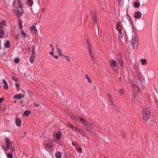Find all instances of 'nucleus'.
<instances>
[{
	"label": "nucleus",
	"mask_w": 158,
	"mask_h": 158,
	"mask_svg": "<svg viewBox=\"0 0 158 158\" xmlns=\"http://www.w3.org/2000/svg\"><path fill=\"white\" fill-rule=\"evenodd\" d=\"M130 43L131 47L134 49H136L138 46L139 42L138 37L135 34L132 35V38L131 41Z\"/></svg>",
	"instance_id": "obj_1"
},
{
	"label": "nucleus",
	"mask_w": 158,
	"mask_h": 158,
	"mask_svg": "<svg viewBox=\"0 0 158 158\" xmlns=\"http://www.w3.org/2000/svg\"><path fill=\"white\" fill-rule=\"evenodd\" d=\"M151 116V113L149 110L146 108L143 109V117L145 121H148Z\"/></svg>",
	"instance_id": "obj_2"
},
{
	"label": "nucleus",
	"mask_w": 158,
	"mask_h": 158,
	"mask_svg": "<svg viewBox=\"0 0 158 158\" xmlns=\"http://www.w3.org/2000/svg\"><path fill=\"white\" fill-rule=\"evenodd\" d=\"M52 142L51 140L47 139L46 140L44 144L45 148L48 152L51 151L52 150V146L51 145Z\"/></svg>",
	"instance_id": "obj_3"
},
{
	"label": "nucleus",
	"mask_w": 158,
	"mask_h": 158,
	"mask_svg": "<svg viewBox=\"0 0 158 158\" xmlns=\"http://www.w3.org/2000/svg\"><path fill=\"white\" fill-rule=\"evenodd\" d=\"M110 66L114 71H116L118 68V65L116 61L111 60L110 61Z\"/></svg>",
	"instance_id": "obj_4"
},
{
	"label": "nucleus",
	"mask_w": 158,
	"mask_h": 158,
	"mask_svg": "<svg viewBox=\"0 0 158 158\" xmlns=\"http://www.w3.org/2000/svg\"><path fill=\"white\" fill-rule=\"evenodd\" d=\"M16 14L18 16H21L23 13L22 6H18L16 9Z\"/></svg>",
	"instance_id": "obj_5"
},
{
	"label": "nucleus",
	"mask_w": 158,
	"mask_h": 158,
	"mask_svg": "<svg viewBox=\"0 0 158 158\" xmlns=\"http://www.w3.org/2000/svg\"><path fill=\"white\" fill-rule=\"evenodd\" d=\"M90 14L95 24L97 22V19L96 17V14L95 11L91 10L90 11Z\"/></svg>",
	"instance_id": "obj_6"
},
{
	"label": "nucleus",
	"mask_w": 158,
	"mask_h": 158,
	"mask_svg": "<svg viewBox=\"0 0 158 158\" xmlns=\"http://www.w3.org/2000/svg\"><path fill=\"white\" fill-rule=\"evenodd\" d=\"M123 21L125 23H131L130 18L127 15H126L123 18Z\"/></svg>",
	"instance_id": "obj_7"
},
{
	"label": "nucleus",
	"mask_w": 158,
	"mask_h": 158,
	"mask_svg": "<svg viewBox=\"0 0 158 158\" xmlns=\"http://www.w3.org/2000/svg\"><path fill=\"white\" fill-rule=\"evenodd\" d=\"M117 60L118 63L122 67L124 63L123 59L122 57L119 56V57L117 58Z\"/></svg>",
	"instance_id": "obj_8"
},
{
	"label": "nucleus",
	"mask_w": 158,
	"mask_h": 158,
	"mask_svg": "<svg viewBox=\"0 0 158 158\" xmlns=\"http://www.w3.org/2000/svg\"><path fill=\"white\" fill-rule=\"evenodd\" d=\"M5 142L6 145L7 147L9 149H10V148L12 146L11 143L10 142L9 139L6 138V139Z\"/></svg>",
	"instance_id": "obj_9"
},
{
	"label": "nucleus",
	"mask_w": 158,
	"mask_h": 158,
	"mask_svg": "<svg viewBox=\"0 0 158 158\" xmlns=\"http://www.w3.org/2000/svg\"><path fill=\"white\" fill-rule=\"evenodd\" d=\"M24 95L22 94H19L15 95L14 96L15 99H21L24 97Z\"/></svg>",
	"instance_id": "obj_10"
},
{
	"label": "nucleus",
	"mask_w": 158,
	"mask_h": 158,
	"mask_svg": "<svg viewBox=\"0 0 158 158\" xmlns=\"http://www.w3.org/2000/svg\"><path fill=\"white\" fill-rule=\"evenodd\" d=\"M141 13L139 11L137 12L135 14L134 17L135 18L139 19L141 16Z\"/></svg>",
	"instance_id": "obj_11"
},
{
	"label": "nucleus",
	"mask_w": 158,
	"mask_h": 158,
	"mask_svg": "<svg viewBox=\"0 0 158 158\" xmlns=\"http://www.w3.org/2000/svg\"><path fill=\"white\" fill-rule=\"evenodd\" d=\"M133 96L135 100L136 101H138L139 100L138 99L137 94L136 92H134L133 93Z\"/></svg>",
	"instance_id": "obj_12"
},
{
	"label": "nucleus",
	"mask_w": 158,
	"mask_h": 158,
	"mask_svg": "<svg viewBox=\"0 0 158 158\" xmlns=\"http://www.w3.org/2000/svg\"><path fill=\"white\" fill-rule=\"evenodd\" d=\"M15 122L16 125L17 126H21V121L20 119L19 118H16L15 119Z\"/></svg>",
	"instance_id": "obj_13"
},
{
	"label": "nucleus",
	"mask_w": 158,
	"mask_h": 158,
	"mask_svg": "<svg viewBox=\"0 0 158 158\" xmlns=\"http://www.w3.org/2000/svg\"><path fill=\"white\" fill-rule=\"evenodd\" d=\"M5 35V33L3 29L0 30V38L2 39Z\"/></svg>",
	"instance_id": "obj_14"
},
{
	"label": "nucleus",
	"mask_w": 158,
	"mask_h": 158,
	"mask_svg": "<svg viewBox=\"0 0 158 158\" xmlns=\"http://www.w3.org/2000/svg\"><path fill=\"white\" fill-rule=\"evenodd\" d=\"M4 84V85L3 86V87L5 89H8V85L7 84L6 81L4 79H3L2 80Z\"/></svg>",
	"instance_id": "obj_15"
},
{
	"label": "nucleus",
	"mask_w": 158,
	"mask_h": 158,
	"mask_svg": "<svg viewBox=\"0 0 158 158\" xmlns=\"http://www.w3.org/2000/svg\"><path fill=\"white\" fill-rule=\"evenodd\" d=\"M31 31L33 33H35L37 32L36 27L34 26H31Z\"/></svg>",
	"instance_id": "obj_16"
},
{
	"label": "nucleus",
	"mask_w": 158,
	"mask_h": 158,
	"mask_svg": "<svg viewBox=\"0 0 158 158\" xmlns=\"http://www.w3.org/2000/svg\"><path fill=\"white\" fill-rule=\"evenodd\" d=\"M10 42L9 40H7L4 46L6 48H8L10 47Z\"/></svg>",
	"instance_id": "obj_17"
},
{
	"label": "nucleus",
	"mask_w": 158,
	"mask_h": 158,
	"mask_svg": "<svg viewBox=\"0 0 158 158\" xmlns=\"http://www.w3.org/2000/svg\"><path fill=\"white\" fill-rule=\"evenodd\" d=\"M61 134L60 132H59L57 133L56 135V139L59 140L60 139L61 137Z\"/></svg>",
	"instance_id": "obj_18"
},
{
	"label": "nucleus",
	"mask_w": 158,
	"mask_h": 158,
	"mask_svg": "<svg viewBox=\"0 0 158 158\" xmlns=\"http://www.w3.org/2000/svg\"><path fill=\"white\" fill-rule=\"evenodd\" d=\"M62 50L58 48H57V52L60 56H62L63 54L62 52Z\"/></svg>",
	"instance_id": "obj_19"
},
{
	"label": "nucleus",
	"mask_w": 158,
	"mask_h": 158,
	"mask_svg": "<svg viewBox=\"0 0 158 158\" xmlns=\"http://www.w3.org/2000/svg\"><path fill=\"white\" fill-rule=\"evenodd\" d=\"M31 111L28 110H25L23 114V115L26 116H28L31 114Z\"/></svg>",
	"instance_id": "obj_20"
},
{
	"label": "nucleus",
	"mask_w": 158,
	"mask_h": 158,
	"mask_svg": "<svg viewBox=\"0 0 158 158\" xmlns=\"http://www.w3.org/2000/svg\"><path fill=\"white\" fill-rule=\"evenodd\" d=\"M111 103V105L112 106L114 107L115 109H117V106H116L115 104V103L113 99L112 100L110 101Z\"/></svg>",
	"instance_id": "obj_21"
},
{
	"label": "nucleus",
	"mask_w": 158,
	"mask_h": 158,
	"mask_svg": "<svg viewBox=\"0 0 158 158\" xmlns=\"http://www.w3.org/2000/svg\"><path fill=\"white\" fill-rule=\"evenodd\" d=\"M85 77L89 83H91L92 82L90 78L88 76V74H86L85 75Z\"/></svg>",
	"instance_id": "obj_22"
},
{
	"label": "nucleus",
	"mask_w": 158,
	"mask_h": 158,
	"mask_svg": "<svg viewBox=\"0 0 158 158\" xmlns=\"http://www.w3.org/2000/svg\"><path fill=\"white\" fill-rule=\"evenodd\" d=\"M56 156L57 158H60L61 157V153L60 152H58L56 153Z\"/></svg>",
	"instance_id": "obj_23"
},
{
	"label": "nucleus",
	"mask_w": 158,
	"mask_h": 158,
	"mask_svg": "<svg viewBox=\"0 0 158 158\" xmlns=\"http://www.w3.org/2000/svg\"><path fill=\"white\" fill-rule=\"evenodd\" d=\"M155 90L156 93L158 94V83L155 84L154 85Z\"/></svg>",
	"instance_id": "obj_24"
},
{
	"label": "nucleus",
	"mask_w": 158,
	"mask_h": 158,
	"mask_svg": "<svg viewBox=\"0 0 158 158\" xmlns=\"http://www.w3.org/2000/svg\"><path fill=\"white\" fill-rule=\"evenodd\" d=\"M85 124L89 127H92V124H91L90 123H89V122H88L87 121L86 122H85Z\"/></svg>",
	"instance_id": "obj_25"
},
{
	"label": "nucleus",
	"mask_w": 158,
	"mask_h": 158,
	"mask_svg": "<svg viewBox=\"0 0 158 158\" xmlns=\"http://www.w3.org/2000/svg\"><path fill=\"white\" fill-rule=\"evenodd\" d=\"M27 3L29 6H31L33 3L32 0H28Z\"/></svg>",
	"instance_id": "obj_26"
},
{
	"label": "nucleus",
	"mask_w": 158,
	"mask_h": 158,
	"mask_svg": "<svg viewBox=\"0 0 158 158\" xmlns=\"http://www.w3.org/2000/svg\"><path fill=\"white\" fill-rule=\"evenodd\" d=\"M134 6L136 8L138 7L140 5L139 3H138L137 2H135L134 3Z\"/></svg>",
	"instance_id": "obj_27"
},
{
	"label": "nucleus",
	"mask_w": 158,
	"mask_h": 158,
	"mask_svg": "<svg viewBox=\"0 0 158 158\" xmlns=\"http://www.w3.org/2000/svg\"><path fill=\"white\" fill-rule=\"evenodd\" d=\"M140 61L141 62V64L142 65H144L145 64H147L146 62V59H141Z\"/></svg>",
	"instance_id": "obj_28"
},
{
	"label": "nucleus",
	"mask_w": 158,
	"mask_h": 158,
	"mask_svg": "<svg viewBox=\"0 0 158 158\" xmlns=\"http://www.w3.org/2000/svg\"><path fill=\"white\" fill-rule=\"evenodd\" d=\"M78 118H79V120L82 123H85V122H86V121L81 117H78Z\"/></svg>",
	"instance_id": "obj_29"
},
{
	"label": "nucleus",
	"mask_w": 158,
	"mask_h": 158,
	"mask_svg": "<svg viewBox=\"0 0 158 158\" xmlns=\"http://www.w3.org/2000/svg\"><path fill=\"white\" fill-rule=\"evenodd\" d=\"M19 28L21 29L23 28L22 23L21 20H20L19 21Z\"/></svg>",
	"instance_id": "obj_30"
},
{
	"label": "nucleus",
	"mask_w": 158,
	"mask_h": 158,
	"mask_svg": "<svg viewBox=\"0 0 158 158\" xmlns=\"http://www.w3.org/2000/svg\"><path fill=\"white\" fill-rule=\"evenodd\" d=\"M107 96L110 101L111 100H112L113 99L112 97L109 92L107 93Z\"/></svg>",
	"instance_id": "obj_31"
},
{
	"label": "nucleus",
	"mask_w": 158,
	"mask_h": 158,
	"mask_svg": "<svg viewBox=\"0 0 158 158\" xmlns=\"http://www.w3.org/2000/svg\"><path fill=\"white\" fill-rule=\"evenodd\" d=\"M7 156L10 158H13V155L12 153H8L7 154Z\"/></svg>",
	"instance_id": "obj_32"
},
{
	"label": "nucleus",
	"mask_w": 158,
	"mask_h": 158,
	"mask_svg": "<svg viewBox=\"0 0 158 158\" xmlns=\"http://www.w3.org/2000/svg\"><path fill=\"white\" fill-rule=\"evenodd\" d=\"M29 59L31 63H33L35 61L34 57H30Z\"/></svg>",
	"instance_id": "obj_33"
},
{
	"label": "nucleus",
	"mask_w": 158,
	"mask_h": 158,
	"mask_svg": "<svg viewBox=\"0 0 158 158\" xmlns=\"http://www.w3.org/2000/svg\"><path fill=\"white\" fill-rule=\"evenodd\" d=\"M19 61H20V59L19 58H15L14 60V62L16 63H18L19 62Z\"/></svg>",
	"instance_id": "obj_34"
},
{
	"label": "nucleus",
	"mask_w": 158,
	"mask_h": 158,
	"mask_svg": "<svg viewBox=\"0 0 158 158\" xmlns=\"http://www.w3.org/2000/svg\"><path fill=\"white\" fill-rule=\"evenodd\" d=\"M87 44L88 50L91 49V46L89 44V42L88 41H87Z\"/></svg>",
	"instance_id": "obj_35"
},
{
	"label": "nucleus",
	"mask_w": 158,
	"mask_h": 158,
	"mask_svg": "<svg viewBox=\"0 0 158 158\" xmlns=\"http://www.w3.org/2000/svg\"><path fill=\"white\" fill-rule=\"evenodd\" d=\"M78 132L81 134L82 135H85V132H84V131L82 130H81L80 129L79 130Z\"/></svg>",
	"instance_id": "obj_36"
},
{
	"label": "nucleus",
	"mask_w": 158,
	"mask_h": 158,
	"mask_svg": "<svg viewBox=\"0 0 158 158\" xmlns=\"http://www.w3.org/2000/svg\"><path fill=\"white\" fill-rule=\"evenodd\" d=\"M21 35H23L24 37H25L27 35V34L24 31H21Z\"/></svg>",
	"instance_id": "obj_37"
},
{
	"label": "nucleus",
	"mask_w": 158,
	"mask_h": 158,
	"mask_svg": "<svg viewBox=\"0 0 158 158\" xmlns=\"http://www.w3.org/2000/svg\"><path fill=\"white\" fill-rule=\"evenodd\" d=\"M17 3L18 6H22V5L21 4L20 0H17Z\"/></svg>",
	"instance_id": "obj_38"
},
{
	"label": "nucleus",
	"mask_w": 158,
	"mask_h": 158,
	"mask_svg": "<svg viewBox=\"0 0 158 158\" xmlns=\"http://www.w3.org/2000/svg\"><path fill=\"white\" fill-rule=\"evenodd\" d=\"M133 87H134V89H137L138 91L139 92V88L137 86H136L135 85H133Z\"/></svg>",
	"instance_id": "obj_39"
},
{
	"label": "nucleus",
	"mask_w": 158,
	"mask_h": 158,
	"mask_svg": "<svg viewBox=\"0 0 158 158\" xmlns=\"http://www.w3.org/2000/svg\"><path fill=\"white\" fill-rule=\"evenodd\" d=\"M122 134H123L122 138L123 139H124L125 138L126 133L125 132H124V131H123L122 132Z\"/></svg>",
	"instance_id": "obj_40"
},
{
	"label": "nucleus",
	"mask_w": 158,
	"mask_h": 158,
	"mask_svg": "<svg viewBox=\"0 0 158 158\" xmlns=\"http://www.w3.org/2000/svg\"><path fill=\"white\" fill-rule=\"evenodd\" d=\"M120 22H118L117 23V25L116 26V28L117 30H118V27L119 26V23Z\"/></svg>",
	"instance_id": "obj_41"
},
{
	"label": "nucleus",
	"mask_w": 158,
	"mask_h": 158,
	"mask_svg": "<svg viewBox=\"0 0 158 158\" xmlns=\"http://www.w3.org/2000/svg\"><path fill=\"white\" fill-rule=\"evenodd\" d=\"M12 80L15 81H17L18 80V79L17 77H13L12 78Z\"/></svg>",
	"instance_id": "obj_42"
},
{
	"label": "nucleus",
	"mask_w": 158,
	"mask_h": 158,
	"mask_svg": "<svg viewBox=\"0 0 158 158\" xmlns=\"http://www.w3.org/2000/svg\"><path fill=\"white\" fill-rule=\"evenodd\" d=\"M124 92L123 90L121 89L119 91V93L121 94H124Z\"/></svg>",
	"instance_id": "obj_43"
},
{
	"label": "nucleus",
	"mask_w": 158,
	"mask_h": 158,
	"mask_svg": "<svg viewBox=\"0 0 158 158\" xmlns=\"http://www.w3.org/2000/svg\"><path fill=\"white\" fill-rule=\"evenodd\" d=\"M69 126L72 129L74 130L75 129V127L74 126H73L71 124H69Z\"/></svg>",
	"instance_id": "obj_44"
},
{
	"label": "nucleus",
	"mask_w": 158,
	"mask_h": 158,
	"mask_svg": "<svg viewBox=\"0 0 158 158\" xmlns=\"http://www.w3.org/2000/svg\"><path fill=\"white\" fill-rule=\"evenodd\" d=\"M64 57H65V58L66 59V60L67 61H69L70 60V59L69 56H64Z\"/></svg>",
	"instance_id": "obj_45"
},
{
	"label": "nucleus",
	"mask_w": 158,
	"mask_h": 158,
	"mask_svg": "<svg viewBox=\"0 0 158 158\" xmlns=\"http://www.w3.org/2000/svg\"><path fill=\"white\" fill-rule=\"evenodd\" d=\"M1 23L2 24V25L3 26V25H5V23H6V21L5 20H3L2 21V22L1 23Z\"/></svg>",
	"instance_id": "obj_46"
},
{
	"label": "nucleus",
	"mask_w": 158,
	"mask_h": 158,
	"mask_svg": "<svg viewBox=\"0 0 158 158\" xmlns=\"http://www.w3.org/2000/svg\"><path fill=\"white\" fill-rule=\"evenodd\" d=\"M34 106H36V107H39L40 106V105H39V104H38V103H35L34 104Z\"/></svg>",
	"instance_id": "obj_47"
},
{
	"label": "nucleus",
	"mask_w": 158,
	"mask_h": 158,
	"mask_svg": "<svg viewBox=\"0 0 158 158\" xmlns=\"http://www.w3.org/2000/svg\"><path fill=\"white\" fill-rule=\"evenodd\" d=\"M119 4H122V2H123V0H117Z\"/></svg>",
	"instance_id": "obj_48"
},
{
	"label": "nucleus",
	"mask_w": 158,
	"mask_h": 158,
	"mask_svg": "<svg viewBox=\"0 0 158 158\" xmlns=\"http://www.w3.org/2000/svg\"><path fill=\"white\" fill-rule=\"evenodd\" d=\"M15 85L17 87V88H18L19 87V86H20V85L19 83H15Z\"/></svg>",
	"instance_id": "obj_49"
},
{
	"label": "nucleus",
	"mask_w": 158,
	"mask_h": 158,
	"mask_svg": "<svg viewBox=\"0 0 158 158\" xmlns=\"http://www.w3.org/2000/svg\"><path fill=\"white\" fill-rule=\"evenodd\" d=\"M89 55L91 56V58L92 60H93V59H94V56L93 55L92 53H89Z\"/></svg>",
	"instance_id": "obj_50"
},
{
	"label": "nucleus",
	"mask_w": 158,
	"mask_h": 158,
	"mask_svg": "<svg viewBox=\"0 0 158 158\" xmlns=\"http://www.w3.org/2000/svg\"><path fill=\"white\" fill-rule=\"evenodd\" d=\"M118 32V33L119 34L121 35L122 34V31L121 30H120L119 29H118V30H117Z\"/></svg>",
	"instance_id": "obj_51"
},
{
	"label": "nucleus",
	"mask_w": 158,
	"mask_h": 158,
	"mask_svg": "<svg viewBox=\"0 0 158 158\" xmlns=\"http://www.w3.org/2000/svg\"><path fill=\"white\" fill-rule=\"evenodd\" d=\"M11 152H12V151H14L15 150V148L14 147H12L11 146Z\"/></svg>",
	"instance_id": "obj_52"
},
{
	"label": "nucleus",
	"mask_w": 158,
	"mask_h": 158,
	"mask_svg": "<svg viewBox=\"0 0 158 158\" xmlns=\"http://www.w3.org/2000/svg\"><path fill=\"white\" fill-rule=\"evenodd\" d=\"M9 149V148H8L7 147H6V148H3V149L4 150V151H7Z\"/></svg>",
	"instance_id": "obj_53"
},
{
	"label": "nucleus",
	"mask_w": 158,
	"mask_h": 158,
	"mask_svg": "<svg viewBox=\"0 0 158 158\" xmlns=\"http://www.w3.org/2000/svg\"><path fill=\"white\" fill-rule=\"evenodd\" d=\"M4 98H0V103H1L3 100Z\"/></svg>",
	"instance_id": "obj_54"
},
{
	"label": "nucleus",
	"mask_w": 158,
	"mask_h": 158,
	"mask_svg": "<svg viewBox=\"0 0 158 158\" xmlns=\"http://www.w3.org/2000/svg\"><path fill=\"white\" fill-rule=\"evenodd\" d=\"M75 130H76V131H77L78 132V131L80 129H79V128L77 127H75Z\"/></svg>",
	"instance_id": "obj_55"
},
{
	"label": "nucleus",
	"mask_w": 158,
	"mask_h": 158,
	"mask_svg": "<svg viewBox=\"0 0 158 158\" xmlns=\"http://www.w3.org/2000/svg\"><path fill=\"white\" fill-rule=\"evenodd\" d=\"M85 128L87 131H91V129H89V128H88L87 127H86Z\"/></svg>",
	"instance_id": "obj_56"
},
{
	"label": "nucleus",
	"mask_w": 158,
	"mask_h": 158,
	"mask_svg": "<svg viewBox=\"0 0 158 158\" xmlns=\"http://www.w3.org/2000/svg\"><path fill=\"white\" fill-rule=\"evenodd\" d=\"M34 53H32L31 54V57H35V56H34Z\"/></svg>",
	"instance_id": "obj_57"
},
{
	"label": "nucleus",
	"mask_w": 158,
	"mask_h": 158,
	"mask_svg": "<svg viewBox=\"0 0 158 158\" xmlns=\"http://www.w3.org/2000/svg\"><path fill=\"white\" fill-rule=\"evenodd\" d=\"M3 26L2 25V24L0 23V29H2L3 28Z\"/></svg>",
	"instance_id": "obj_58"
},
{
	"label": "nucleus",
	"mask_w": 158,
	"mask_h": 158,
	"mask_svg": "<svg viewBox=\"0 0 158 158\" xmlns=\"http://www.w3.org/2000/svg\"><path fill=\"white\" fill-rule=\"evenodd\" d=\"M82 148L80 147L78 148V151L81 152L82 151Z\"/></svg>",
	"instance_id": "obj_59"
},
{
	"label": "nucleus",
	"mask_w": 158,
	"mask_h": 158,
	"mask_svg": "<svg viewBox=\"0 0 158 158\" xmlns=\"http://www.w3.org/2000/svg\"><path fill=\"white\" fill-rule=\"evenodd\" d=\"M54 56V58H56V59H57L58 58V56H56V55Z\"/></svg>",
	"instance_id": "obj_60"
},
{
	"label": "nucleus",
	"mask_w": 158,
	"mask_h": 158,
	"mask_svg": "<svg viewBox=\"0 0 158 158\" xmlns=\"http://www.w3.org/2000/svg\"><path fill=\"white\" fill-rule=\"evenodd\" d=\"M89 53H92V50H91V49H89Z\"/></svg>",
	"instance_id": "obj_61"
},
{
	"label": "nucleus",
	"mask_w": 158,
	"mask_h": 158,
	"mask_svg": "<svg viewBox=\"0 0 158 158\" xmlns=\"http://www.w3.org/2000/svg\"><path fill=\"white\" fill-rule=\"evenodd\" d=\"M50 53V54L51 55H53V51L51 52Z\"/></svg>",
	"instance_id": "obj_62"
},
{
	"label": "nucleus",
	"mask_w": 158,
	"mask_h": 158,
	"mask_svg": "<svg viewBox=\"0 0 158 158\" xmlns=\"http://www.w3.org/2000/svg\"><path fill=\"white\" fill-rule=\"evenodd\" d=\"M15 38L17 39V40H18V39L19 38L18 35L15 36Z\"/></svg>",
	"instance_id": "obj_63"
},
{
	"label": "nucleus",
	"mask_w": 158,
	"mask_h": 158,
	"mask_svg": "<svg viewBox=\"0 0 158 158\" xmlns=\"http://www.w3.org/2000/svg\"><path fill=\"white\" fill-rule=\"evenodd\" d=\"M31 48H32V50H34V49H35V47L34 46H32Z\"/></svg>",
	"instance_id": "obj_64"
}]
</instances>
